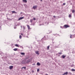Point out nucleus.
<instances>
[{
  "mask_svg": "<svg viewBox=\"0 0 75 75\" xmlns=\"http://www.w3.org/2000/svg\"><path fill=\"white\" fill-rule=\"evenodd\" d=\"M37 7H38V6H33V8L34 9H35V8H36Z\"/></svg>",
  "mask_w": 75,
  "mask_h": 75,
  "instance_id": "obj_1",
  "label": "nucleus"
},
{
  "mask_svg": "<svg viewBox=\"0 0 75 75\" xmlns=\"http://www.w3.org/2000/svg\"><path fill=\"white\" fill-rule=\"evenodd\" d=\"M23 18H24L23 17H21L19 18H18V20H22V19H23Z\"/></svg>",
  "mask_w": 75,
  "mask_h": 75,
  "instance_id": "obj_2",
  "label": "nucleus"
},
{
  "mask_svg": "<svg viewBox=\"0 0 75 75\" xmlns=\"http://www.w3.org/2000/svg\"><path fill=\"white\" fill-rule=\"evenodd\" d=\"M64 27H65V28H68V27H69V26L67 25H64Z\"/></svg>",
  "mask_w": 75,
  "mask_h": 75,
  "instance_id": "obj_3",
  "label": "nucleus"
},
{
  "mask_svg": "<svg viewBox=\"0 0 75 75\" xmlns=\"http://www.w3.org/2000/svg\"><path fill=\"white\" fill-rule=\"evenodd\" d=\"M68 72H66L64 73V74H62V75H68Z\"/></svg>",
  "mask_w": 75,
  "mask_h": 75,
  "instance_id": "obj_4",
  "label": "nucleus"
},
{
  "mask_svg": "<svg viewBox=\"0 0 75 75\" xmlns=\"http://www.w3.org/2000/svg\"><path fill=\"white\" fill-rule=\"evenodd\" d=\"M13 68V66H9L10 69H11Z\"/></svg>",
  "mask_w": 75,
  "mask_h": 75,
  "instance_id": "obj_5",
  "label": "nucleus"
},
{
  "mask_svg": "<svg viewBox=\"0 0 75 75\" xmlns=\"http://www.w3.org/2000/svg\"><path fill=\"white\" fill-rule=\"evenodd\" d=\"M65 57H66V55H62V57L63 59H64V58H65Z\"/></svg>",
  "mask_w": 75,
  "mask_h": 75,
  "instance_id": "obj_6",
  "label": "nucleus"
},
{
  "mask_svg": "<svg viewBox=\"0 0 75 75\" xmlns=\"http://www.w3.org/2000/svg\"><path fill=\"white\" fill-rule=\"evenodd\" d=\"M39 51H35V52L36 53V54H37L38 55H39Z\"/></svg>",
  "mask_w": 75,
  "mask_h": 75,
  "instance_id": "obj_7",
  "label": "nucleus"
},
{
  "mask_svg": "<svg viewBox=\"0 0 75 75\" xmlns=\"http://www.w3.org/2000/svg\"><path fill=\"white\" fill-rule=\"evenodd\" d=\"M23 3H27V0H23Z\"/></svg>",
  "mask_w": 75,
  "mask_h": 75,
  "instance_id": "obj_8",
  "label": "nucleus"
},
{
  "mask_svg": "<svg viewBox=\"0 0 75 75\" xmlns=\"http://www.w3.org/2000/svg\"><path fill=\"white\" fill-rule=\"evenodd\" d=\"M27 27L28 28V30H30V26L29 25H28Z\"/></svg>",
  "mask_w": 75,
  "mask_h": 75,
  "instance_id": "obj_9",
  "label": "nucleus"
},
{
  "mask_svg": "<svg viewBox=\"0 0 75 75\" xmlns=\"http://www.w3.org/2000/svg\"><path fill=\"white\" fill-rule=\"evenodd\" d=\"M52 33V31H51L50 32V31H48L47 32V33L48 34H50V33Z\"/></svg>",
  "mask_w": 75,
  "mask_h": 75,
  "instance_id": "obj_10",
  "label": "nucleus"
},
{
  "mask_svg": "<svg viewBox=\"0 0 75 75\" xmlns=\"http://www.w3.org/2000/svg\"><path fill=\"white\" fill-rule=\"evenodd\" d=\"M37 65H38V66H40V65H41V64L40 63H39V62H38L37 63Z\"/></svg>",
  "mask_w": 75,
  "mask_h": 75,
  "instance_id": "obj_11",
  "label": "nucleus"
},
{
  "mask_svg": "<svg viewBox=\"0 0 75 75\" xmlns=\"http://www.w3.org/2000/svg\"><path fill=\"white\" fill-rule=\"evenodd\" d=\"M17 48H15L14 49H13V50L15 51H17Z\"/></svg>",
  "mask_w": 75,
  "mask_h": 75,
  "instance_id": "obj_12",
  "label": "nucleus"
},
{
  "mask_svg": "<svg viewBox=\"0 0 75 75\" xmlns=\"http://www.w3.org/2000/svg\"><path fill=\"white\" fill-rule=\"evenodd\" d=\"M21 55H25V53L24 52L21 53Z\"/></svg>",
  "mask_w": 75,
  "mask_h": 75,
  "instance_id": "obj_13",
  "label": "nucleus"
},
{
  "mask_svg": "<svg viewBox=\"0 0 75 75\" xmlns=\"http://www.w3.org/2000/svg\"><path fill=\"white\" fill-rule=\"evenodd\" d=\"M23 68L24 69H25V68H26V67H23L22 68V69H23Z\"/></svg>",
  "mask_w": 75,
  "mask_h": 75,
  "instance_id": "obj_14",
  "label": "nucleus"
},
{
  "mask_svg": "<svg viewBox=\"0 0 75 75\" xmlns=\"http://www.w3.org/2000/svg\"><path fill=\"white\" fill-rule=\"evenodd\" d=\"M69 17H72V16H71V15L69 14Z\"/></svg>",
  "mask_w": 75,
  "mask_h": 75,
  "instance_id": "obj_15",
  "label": "nucleus"
},
{
  "mask_svg": "<svg viewBox=\"0 0 75 75\" xmlns=\"http://www.w3.org/2000/svg\"><path fill=\"white\" fill-rule=\"evenodd\" d=\"M21 38H22V36H21V35H20L19 36V38H20V39H21Z\"/></svg>",
  "mask_w": 75,
  "mask_h": 75,
  "instance_id": "obj_16",
  "label": "nucleus"
},
{
  "mask_svg": "<svg viewBox=\"0 0 75 75\" xmlns=\"http://www.w3.org/2000/svg\"><path fill=\"white\" fill-rule=\"evenodd\" d=\"M33 19H31L30 20V21L31 23H32L33 22Z\"/></svg>",
  "mask_w": 75,
  "mask_h": 75,
  "instance_id": "obj_17",
  "label": "nucleus"
},
{
  "mask_svg": "<svg viewBox=\"0 0 75 75\" xmlns=\"http://www.w3.org/2000/svg\"><path fill=\"white\" fill-rule=\"evenodd\" d=\"M15 46L16 47H18V45L17 44H16L15 45Z\"/></svg>",
  "mask_w": 75,
  "mask_h": 75,
  "instance_id": "obj_18",
  "label": "nucleus"
},
{
  "mask_svg": "<svg viewBox=\"0 0 75 75\" xmlns=\"http://www.w3.org/2000/svg\"><path fill=\"white\" fill-rule=\"evenodd\" d=\"M71 71H75V70L73 69H71Z\"/></svg>",
  "mask_w": 75,
  "mask_h": 75,
  "instance_id": "obj_19",
  "label": "nucleus"
},
{
  "mask_svg": "<svg viewBox=\"0 0 75 75\" xmlns=\"http://www.w3.org/2000/svg\"><path fill=\"white\" fill-rule=\"evenodd\" d=\"M47 49L49 50V48H50V45H49L48 46H47Z\"/></svg>",
  "mask_w": 75,
  "mask_h": 75,
  "instance_id": "obj_20",
  "label": "nucleus"
},
{
  "mask_svg": "<svg viewBox=\"0 0 75 75\" xmlns=\"http://www.w3.org/2000/svg\"><path fill=\"white\" fill-rule=\"evenodd\" d=\"M23 30H25V26H23Z\"/></svg>",
  "mask_w": 75,
  "mask_h": 75,
  "instance_id": "obj_21",
  "label": "nucleus"
},
{
  "mask_svg": "<svg viewBox=\"0 0 75 75\" xmlns=\"http://www.w3.org/2000/svg\"><path fill=\"white\" fill-rule=\"evenodd\" d=\"M37 72H39L40 71V69H38L37 70Z\"/></svg>",
  "mask_w": 75,
  "mask_h": 75,
  "instance_id": "obj_22",
  "label": "nucleus"
},
{
  "mask_svg": "<svg viewBox=\"0 0 75 75\" xmlns=\"http://www.w3.org/2000/svg\"><path fill=\"white\" fill-rule=\"evenodd\" d=\"M12 13H16V12L15 11H12Z\"/></svg>",
  "mask_w": 75,
  "mask_h": 75,
  "instance_id": "obj_23",
  "label": "nucleus"
},
{
  "mask_svg": "<svg viewBox=\"0 0 75 75\" xmlns=\"http://www.w3.org/2000/svg\"><path fill=\"white\" fill-rule=\"evenodd\" d=\"M70 38H72V35H70Z\"/></svg>",
  "mask_w": 75,
  "mask_h": 75,
  "instance_id": "obj_24",
  "label": "nucleus"
},
{
  "mask_svg": "<svg viewBox=\"0 0 75 75\" xmlns=\"http://www.w3.org/2000/svg\"><path fill=\"white\" fill-rule=\"evenodd\" d=\"M59 54H60V55L62 54V52H59Z\"/></svg>",
  "mask_w": 75,
  "mask_h": 75,
  "instance_id": "obj_25",
  "label": "nucleus"
},
{
  "mask_svg": "<svg viewBox=\"0 0 75 75\" xmlns=\"http://www.w3.org/2000/svg\"><path fill=\"white\" fill-rule=\"evenodd\" d=\"M74 66V64H72V65H71V67H73Z\"/></svg>",
  "mask_w": 75,
  "mask_h": 75,
  "instance_id": "obj_26",
  "label": "nucleus"
},
{
  "mask_svg": "<svg viewBox=\"0 0 75 75\" xmlns=\"http://www.w3.org/2000/svg\"><path fill=\"white\" fill-rule=\"evenodd\" d=\"M74 12H75V11H74V10H72V13H74Z\"/></svg>",
  "mask_w": 75,
  "mask_h": 75,
  "instance_id": "obj_27",
  "label": "nucleus"
},
{
  "mask_svg": "<svg viewBox=\"0 0 75 75\" xmlns=\"http://www.w3.org/2000/svg\"><path fill=\"white\" fill-rule=\"evenodd\" d=\"M33 20H34L35 21V20H36V19H35V18H34L33 19Z\"/></svg>",
  "mask_w": 75,
  "mask_h": 75,
  "instance_id": "obj_28",
  "label": "nucleus"
},
{
  "mask_svg": "<svg viewBox=\"0 0 75 75\" xmlns=\"http://www.w3.org/2000/svg\"><path fill=\"white\" fill-rule=\"evenodd\" d=\"M69 74H70V75H72V73H71V72H69Z\"/></svg>",
  "mask_w": 75,
  "mask_h": 75,
  "instance_id": "obj_29",
  "label": "nucleus"
},
{
  "mask_svg": "<svg viewBox=\"0 0 75 75\" xmlns=\"http://www.w3.org/2000/svg\"><path fill=\"white\" fill-rule=\"evenodd\" d=\"M66 4V3H64L63 4V5H65Z\"/></svg>",
  "mask_w": 75,
  "mask_h": 75,
  "instance_id": "obj_30",
  "label": "nucleus"
},
{
  "mask_svg": "<svg viewBox=\"0 0 75 75\" xmlns=\"http://www.w3.org/2000/svg\"><path fill=\"white\" fill-rule=\"evenodd\" d=\"M35 64H33V65H35Z\"/></svg>",
  "mask_w": 75,
  "mask_h": 75,
  "instance_id": "obj_31",
  "label": "nucleus"
},
{
  "mask_svg": "<svg viewBox=\"0 0 75 75\" xmlns=\"http://www.w3.org/2000/svg\"><path fill=\"white\" fill-rule=\"evenodd\" d=\"M53 17H54V18H55V16H53Z\"/></svg>",
  "mask_w": 75,
  "mask_h": 75,
  "instance_id": "obj_32",
  "label": "nucleus"
},
{
  "mask_svg": "<svg viewBox=\"0 0 75 75\" xmlns=\"http://www.w3.org/2000/svg\"><path fill=\"white\" fill-rule=\"evenodd\" d=\"M32 73H33L34 72V71H32Z\"/></svg>",
  "mask_w": 75,
  "mask_h": 75,
  "instance_id": "obj_33",
  "label": "nucleus"
},
{
  "mask_svg": "<svg viewBox=\"0 0 75 75\" xmlns=\"http://www.w3.org/2000/svg\"><path fill=\"white\" fill-rule=\"evenodd\" d=\"M21 35H23V34H22V33L21 34Z\"/></svg>",
  "mask_w": 75,
  "mask_h": 75,
  "instance_id": "obj_34",
  "label": "nucleus"
},
{
  "mask_svg": "<svg viewBox=\"0 0 75 75\" xmlns=\"http://www.w3.org/2000/svg\"><path fill=\"white\" fill-rule=\"evenodd\" d=\"M41 1H42V0H40Z\"/></svg>",
  "mask_w": 75,
  "mask_h": 75,
  "instance_id": "obj_35",
  "label": "nucleus"
},
{
  "mask_svg": "<svg viewBox=\"0 0 75 75\" xmlns=\"http://www.w3.org/2000/svg\"><path fill=\"white\" fill-rule=\"evenodd\" d=\"M33 25H34V24H33Z\"/></svg>",
  "mask_w": 75,
  "mask_h": 75,
  "instance_id": "obj_36",
  "label": "nucleus"
},
{
  "mask_svg": "<svg viewBox=\"0 0 75 75\" xmlns=\"http://www.w3.org/2000/svg\"><path fill=\"white\" fill-rule=\"evenodd\" d=\"M44 38H45V37H44Z\"/></svg>",
  "mask_w": 75,
  "mask_h": 75,
  "instance_id": "obj_37",
  "label": "nucleus"
},
{
  "mask_svg": "<svg viewBox=\"0 0 75 75\" xmlns=\"http://www.w3.org/2000/svg\"><path fill=\"white\" fill-rule=\"evenodd\" d=\"M60 27H61V28H62V27H61V26H60Z\"/></svg>",
  "mask_w": 75,
  "mask_h": 75,
  "instance_id": "obj_38",
  "label": "nucleus"
},
{
  "mask_svg": "<svg viewBox=\"0 0 75 75\" xmlns=\"http://www.w3.org/2000/svg\"><path fill=\"white\" fill-rule=\"evenodd\" d=\"M21 28H22V26H21Z\"/></svg>",
  "mask_w": 75,
  "mask_h": 75,
  "instance_id": "obj_39",
  "label": "nucleus"
},
{
  "mask_svg": "<svg viewBox=\"0 0 75 75\" xmlns=\"http://www.w3.org/2000/svg\"><path fill=\"white\" fill-rule=\"evenodd\" d=\"M0 28H1V26H0Z\"/></svg>",
  "mask_w": 75,
  "mask_h": 75,
  "instance_id": "obj_40",
  "label": "nucleus"
}]
</instances>
